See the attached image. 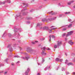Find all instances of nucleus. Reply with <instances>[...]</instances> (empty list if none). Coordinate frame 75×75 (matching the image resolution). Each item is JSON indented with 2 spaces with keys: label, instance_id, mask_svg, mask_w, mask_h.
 Wrapping results in <instances>:
<instances>
[{
  "label": "nucleus",
  "instance_id": "nucleus-8",
  "mask_svg": "<svg viewBox=\"0 0 75 75\" xmlns=\"http://www.w3.org/2000/svg\"><path fill=\"white\" fill-rule=\"evenodd\" d=\"M28 50H29V52H32V51H33V50L32 49H28Z\"/></svg>",
  "mask_w": 75,
  "mask_h": 75
},
{
  "label": "nucleus",
  "instance_id": "nucleus-9",
  "mask_svg": "<svg viewBox=\"0 0 75 75\" xmlns=\"http://www.w3.org/2000/svg\"><path fill=\"white\" fill-rule=\"evenodd\" d=\"M42 54H43V55H46V53H44V52L43 51L42 52Z\"/></svg>",
  "mask_w": 75,
  "mask_h": 75
},
{
  "label": "nucleus",
  "instance_id": "nucleus-22",
  "mask_svg": "<svg viewBox=\"0 0 75 75\" xmlns=\"http://www.w3.org/2000/svg\"><path fill=\"white\" fill-rule=\"evenodd\" d=\"M69 22H71V21H72V20H71V19H69Z\"/></svg>",
  "mask_w": 75,
  "mask_h": 75
},
{
  "label": "nucleus",
  "instance_id": "nucleus-11",
  "mask_svg": "<svg viewBox=\"0 0 75 75\" xmlns=\"http://www.w3.org/2000/svg\"><path fill=\"white\" fill-rule=\"evenodd\" d=\"M56 60L57 61H59V59L58 58H57L56 59Z\"/></svg>",
  "mask_w": 75,
  "mask_h": 75
},
{
  "label": "nucleus",
  "instance_id": "nucleus-39",
  "mask_svg": "<svg viewBox=\"0 0 75 75\" xmlns=\"http://www.w3.org/2000/svg\"><path fill=\"white\" fill-rule=\"evenodd\" d=\"M44 28H45V27H44L43 28V29H44Z\"/></svg>",
  "mask_w": 75,
  "mask_h": 75
},
{
  "label": "nucleus",
  "instance_id": "nucleus-2",
  "mask_svg": "<svg viewBox=\"0 0 75 75\" xmlns=\"http://www.w3.org/2000/svg\"><path fill=\"white\" fill-rule=\"evenodd\" d=\"M57 44V46H58V47H59V46L61 45V44H62V42H58Z\"/></svg>",
  "mask_w": 75,
  "mask_h": 75
},
{
  "label": "nucleus",
  "instance_id": "nucleus-32",
  "mask_svg": "<svg viewBox=\"0 0 75 75\" xmlns=\"http://www.w3.org/2000/svg\"><path fill=\"white\" fill-rule=\"evenodd\" d=\"M73 75H75V72L73 73Z\"/></svg>",
  "mask_w": 75,
  "mask_h": 75
},
{
  "label": "nucleus",
  "instance_id": "nucleus-41",
  "mask_svg": "<svg viewBox=\"0 0 75 75\" xmlns=\"http://www.w3.org/2000/svg\"><path fill=\"white\" fill-rule=\"evenodd\" d=\"M23 15L24 16V15H25V14H24V13H23Z\"/></svg>",
  "mask_w": 75,
  "mask_h": 75
},
{
  "label": "nucleus",
  "instance_id": "nucleus-16",
  "mask_svg": "<svg viewBox=\"0 0 75 75\" xmlns=\"http://www.w3.org/2000/svg\"><path fill=\"white\" fill-rule=\"evenodd\" d=\"M67 30V28H64L63 29V31H65Z\"/></svg>",
  "mask_w": 75,
  "mask_h": 75
},
{
  "label": "nucleus",
  "instance_id": "nucleus-6",
  "mask_svg": "<svg viewBox=\"0 0 75 75\" xmlns=\"http://www.w3.org/2000/svg\"><path fill=\"white\" fill-rule=\"evenodd\" d=\"M57 47H58V45H54V48H57Z\"/></svg>",
  "mask_w": 75,
  "mask_h": 75
},
{
  "label": "nucleus",
  "instance_id": "nucleus-26",
  "mask_svg": "<svg viewBox=\"0 0 75 75\" xmlns=\"http://www.w3.org/2000/svg\"><path fill=\"white\" fill-rule=\"evenodd\" d=\"M45 47H44L43 48V50H45Z\"/></svg>",
  "mask_w": 75,
  "mask_h": 75
},
{
  "label": "nucleus",
  "instance_id": "nucleus-20",
  "mask_svg": "<svg viewBox=\"0 0 75 75\" xmlns=\"http://www.w3.org/2000/svg\"><path fill=\"white\" fill-rule=\"evenodd\" d=\"M46 50H48L49 51L51 50V49H50V48H48L47 49H46Z\"/></svg>",
  "mask_w": 75,
  "mask_h": 75
},
{
  "label": "nucleus",
  "instance_id": "nucleus-34",
  "mask_svg": "<svg viewBox=\"0 0 75 75\" xmlns=\"http://www.w3.org/2000/svg\"><path fill=\"white\" fill-rule=\"evenodd\" d=\"M14 65V64H13V63L12 64V65Z\"/></svg>",
  "mask_w": 75,
  "mask_h": 75
},
{
  "label": "nucleus",
  "instance_id": "nucleus-35",
  "mask_svg": "<svg viewBox=\"0 0 75 75\" xmlns=\"http://www.w3.org/2000/svg\"><path fill=\"white\" fill-rule=\"evenodd\" d=\"M73 7H74V8H75V6H73Z\"/></svg>",
  "mask_w": 75,
  "mask_h": 75
},
{
  "label": "nucleus",
  "instance_id": "nucleus-1",
  "mask_svg": "<svg viewBox=\"0 0 75 75\" xmlns=\"http://www.w3.org/2000/svg\"><path fill=\"white\" fill-rule=\"evenodd\" d=\"M73 32H74L73 31H71L68 32V34L66 35V37H68V36H69V35H72V34Z\"/></svg>",
  "mask_w": 75,
  "mask_h": 75
},
{
  "label": "nucleus",
  "instance_id": "nucleus-50",
  "mask_svg": "<svg viewBox=\"0 0 75 75\" xmlns=\"http://www.w3.org/2000/svg\"><path fill=\"white\" fill-rule=\"evenodd\" d=\"M48 20H49V19H48Z\"/></svg>",
  "mask_w": 75,
  "mask_h": 75
},
{
  "label": "nucleus",
  "instance_id": "nucleus-31",
  "mask_svg": "<svg viewBox=\"0 0 75 75\" xmlns=\"http://www.w3.org/2000/svg\"><path fill=\"white\" fill-rule=\"evenodd\" d=\"M69 13H70L68 12L65 13V14H69Z\"/></svg>",
  "mask_w": 75,
  "mask_h": 75
},
{
  "label": "nucleus",
  "instance_id": "nucleus-37",
  "mask_svg": "<svg viewBox=\"0 0 75 75\" xmlns=\"http://www.w3.org/2000/svg\"><path fill=\"white\" fill-rule=\"evenodd\" d=\"M11 2L10 1H9V2H8V3H10Z\"/></svg>",
  "mask_w": 75,
  "mask_h": 75
},
{
  "label": "nucleus",
  "instance_id": "nucleus-24",
  "mask_svg": "<svg viewBox=\"0 0 75 75\" xmlns=\"http://www.w3.org/2000/svg\"><path fill=\"white\" fill-rule=\"evenodd\" d=\"M25 74L26 75H28V73L26 71L25 73Z\"/></svg>",
  "mask_w": 75,
  "mask_h": 75
},
{
  "label": "nucleus",
  "instance_id": "nucleus-19",
  "mask_svg": "<svg viewBox=\"0 0 75 75\" xmlns=\"http://www.w3.org/2000/svg\"><path fill=\"white\" fill-rule=\"evenodd\" d=\"M74 1H75L73 0L71 1L70 2H71V3H74Z\"/></svg>",
  "mask_w": 75,
  "mask_h": 75
},
{
  "label": "nucleus",
  "instance_id": "nucleus-23",
  "mask_svg": "<svg viewBox=\"0 0 75 75\" xmlns=\"http://www.w3.org/2000/svg\"><path fill=\"white\" fill-rule=\"evenodd\" d=\"M15 57L16 58H16H18L19 57V56H15Z\"/></svg>",
  "mask_w": 75,
  "mask_h": 75
},
{
  "label": "nucleus",
  "instance_id": "nucleus-21",
  "mask_svg": "<svg viewBox=\"0 0 75 75\" xmlns=\"http://www.w3.org/2000/svg\"><path fill=\"white\" fill-rule=\"evenodd\" d=\"M63 61V59H59V61H60V62H62Z\"/></svg>",
  "mask_w": 75,
  "mask_h": 75
},
{
  "label": "nucleus",
  "instance_id": "nucleus-45",
  "mask_svg": "<svg viewBox=\"0 0 75 75\" xmlns=\"http://www.w3.org/2000/svg\"><path fill=\"white\" fill-rule=\"evenodd\" d=\"M23 4H24V3H23Z\"/></svg>",
  "mask_w": 75,
  "mask_h": 75
},
{
  "label": "nucleus",
  "instance_id": "nucleus-30",
  "mask_svg": "<svg viewBox=\"0 0 75 75\" xmlns=\"http://www.w3.org/2000/svg\"><path fill=\"white\" fill-rule=\"evenodd\" d=\"M66 62H65V63H67V62H68V60L66 59Z\"/></svg>",
  "mask_w": 75,
  "mask_h": 75
},
{
  "label": "nucleus",
  "instance_id": "nucleus-27",
  "mask_svg": "<svg viewBox=\"0 0 75 75\" xmlns=\"http://www.w3.org/2000/svg\"><path fill=\"white\" fill-rule=\"evenodd\" d=\"M28 71H30V69H28V71H27V72H28Z\"/></svg>",
  "mask_w": 75,
  "mask_h": 75
},
{
  "label": "nucleus",
  "instance_id": "nucleus-40",
  "mask_svg": "<svg viewBox=\"0 0 75 75\" xmlns=\"http://www.w3.org/2000/svg\"><path fill=\"white\" fill-rule=\"evenodd\" d=\"M5 74H7V72H5Z\"/></svg>",
  "mask_w": 75,
  "mask_h": 75
},
{
  "label": "nucleus",
  "instance_id": "nucleus-44",
  "mask_svg": "<svg viewBox=\"0 0 75 75\" xmlns=\"http://www.w3.org/2000/svg\"><path fill=\"white\" fill-rule=\"evenodd\" d=\"M74 62H75V60L74 61Z\"/></svg>",
  "mask_w": 75,
  "mask_h": 75
},
{
  "label": "nucleus",
  "instance_id": "nucleus-17",
  "mask_svg": "<svg viewBox=\"0 0 75 75\" xmlns=\"http://www.w3.org/2000/svg\"><path fill=\"white\" fill-rule=\"evenodd\" d=\"M71 26H72V24H71L68 26V28H69L71 27Z\"/></svg>",
  "mask_w": 75,
  "mask_h": 75
},
{
  "label": "nucleus",
  "instance_id": "nucleus-14",
  "mask_svg": "<svg viewBox=\"0 0 75 75\" xmlns=\"http://www.w3.org/2000/svg\"><path fill=\"white\" fill-rule=\"evenodd\" d=\"M66 35V33H63V35H62V36L64 37V36H65V35Z\"/></svg>",
  "mask_w": 75,
  "mask_h": 75
},
{
  "label": "nucleus",
  "instance_id": "nucleus-49",
  "mask_svg": "<svg viewBox=\"0 0 75 75\" xmlns=\"http://www.w3.org/2000/svg\"><path fill=\"white\" fill-rule=\"evenodd\" d=\"M43 61H44V60H43Z\"/></svg>",
  "mask_w": 75,
  "mask_h": 75
},
{
  "label": "nucleus",
  "instance_id": "nucleus-43",
  "mask_svg": "<svg viewBox=\"0 0 75 75\" xmlns=\"http://www.w3.org/2000/svg\"><path fill=\"white\" fill-rule=\"evenodd\" d=\"M54 27V26H52L51 27Z\"/></svg>",
  "mask_w": 75,
  "mask_h": 75
},
{
  "label": "nucleus",
  "instance_id": "nucleus-28",
  "mask_svg": "<svg viewBox=\"0 0 75 75\" xmlns=\"http://www.w3.org/2000/svg\"><path fill=\"white\" fill-rule=\"evenodd\" d=\"M37 25L38 26V25H40V23H38Z\"/></svg>",
  "mask_w": 75,
  "mask_h": 75
},
{
  "label": "nucleus",
  "instance_id": "nucleus-12",
  "mask_svg": "<svg viewBox=\"0 0 75 75\" xmlns=\"http://www.w3.org/2000/svg\"><path fill=\"white\" fill-rule=\"evenodd\" d=\"M55 18H56V17H54V18H52V20H55Z\"/></svg>",
  "mask_w": 75,
  "mask_h": 75
},
{
  "label": "nucleus",
  "instance_id": "nucleus-38",
  "mask_svg": "<svg viewBox=\"0 0 75 75\" xmlns=\"http://www.w3.org/2000/svg\"><path fill=\"white\" fill-rule=\"evenodd\" d=\"M38 75H40V73L38 74Z\"/></svg>",
  "mask_w": 75,
  "mask_h": 75
},
{
  "label": "nucleus",
  "instance_id": "nucleus-47",
  "mask_svg": "<svg viewBox=\"0 0 75 75\" xmlns=\"http://www.w3.org/2000/svg\"><path fill=\"white\" fill-rule=\"evenodd\" d=\"M3 3V4H4V3Z\"/></svg>",
  "mask_w": 75,
  "mask_h": 75
},
{
  "label": "nucleus",
  "instance_id": "nucleus-46",
  "mask_svg": "<svg viewBox=\"0 0 75 75\" xmlns=\"http://www.w3.org/2000/svg\"><path fill=\"white\" fill-rule=\"evenodd\" d=\"M5 34V33H4V34Z\"/></svg>",
  "mask_w": 75,
  "mask_h": 75
},
{
  "label": "nucleus",
  "instance_id": "nucleus-33",
  "mask_svg": "<svg viewBox=\"0 0 75 75\" xmlns=\"http://www.w3.org/2000/svg\"><path fill=\"white\" fill-rule=\"evenodd\" d=\"M65 41H67V38H65Z\"/></svg>",
  "mask_w": 75,
  "mask_h": 75
},
{
  "label": "nucleus",
  "instance_id": "nucleus-4",
  "mask_svg": "<svg viewBox=\"0 0 75 75\" xmlns=\"http://www.w3.org/2000/svg\"><path fill=\"white\" fill-rule=\"evenodd\" d=\"M57 28H52V30L49 29V33H51V32L52 31V30H55V29H56Z\"/></svg>",
  "mask_w": 75,
  "mask_h": 75
},
{
  "label": "nucleus",
  "instance_id": "nucleus-18",
  "mask_svg": "<svg viewBox=\"0 0 75 75\" xmlns=\"http://www.w3.org/2000/svg\"><path fill=\"white\" fill-rule=\"evenodd\" d=\"M49 37L50 38V39L49 40V41H51V35H50L49 36Z\"/></svg>",
  "mask_w": 75,
  "mask_h": 75
},
{
  "label": "nucleus",
  "instance_id": "nucleus-5",
  "mask_svg": "<svg viewBox=\"0 0 75 75\" xmlns=\"http://www.w3.org/2000/svg\"><path fill=\"white\" fill-rule=\"evenodd\" d=\"M52 13V11H51V12H49V13L50 14H52V15H55V14H57V13Z\"/></svg>",
  "mask_w": 75,
  "mask_h": 75
},
{
  "label": "nucleus",
  "instance_id": "nucleus-7",
  "mask_svg": "<svg viewBox=\"0 0 75 75\" xmlns=\"http://www.w3.org/2000/svg\"><path fill=\"white\" fill-rule=\"evenodd\" d=\"M68 65L69 66V65H73V63H69L68 64Z\"/></svg>",
  "mask_w": 75,
  "mask_h": 75
},
{
  "label": "nucleus",
  "instance_id": "nucleus-15",
  "mask_svg": "<svg viewBox=\"0 0 75 75\" xmlns=\"http://www.w3.org/2000/svg\"><path fill=\"white\" fill-rule=\"evenodd\" d=\"M46 20V19H42V22H44V21Z\"/></svg>",
  "mask_w": 75,
  "mask_h": 75
},
{
  "label": "nucleus",
  "instance_id": "nucleus-3",
  "mask_svg": "<svg viewBox=\"0 0 75 75\" xmlns=\"http://www.w3.org/2000/svg\"><path fill=\"white\" fill-rule=\"evenodd\" d=\"M69 44H70L71 45H72L74 44V42H72V41L70 40L69 42Z\"/></svg>",
  "mask_w": 75,
  "mask_h": 75
},
{
  "label": "nucleus",
  "instance_id": "nucleus-42",
  "mask_svg": "<svg viewBox=\"0 0 75 75\" xmlns=\"http://www.w3.org/2000/svg\"><path fill=\"white\" fill-rule=\"evenodd\" d=\"M65 55H67V54H66Z\"/></svg>",
  "mask_w": 75,
  "mask_h": 75
},
{
  "label": "nucleus",
  "instance_id": "nucleus-13",
  "mask_svg": "<svg viewBox=\"0 0 75 75\" xmlns=\"http://www.w3.org/2000/svg\"><path fill=\"white\" fill-rule=\"evenodd\" d=\"M38 42V41H35V42H32V44H35V42Z\"/></svg>",
  "mask_w": 75,
  "mask_h": 75
},
{
  "label": "nucleus",
  "instance_id": "nucleus-48",
  "mask_svg": "<svg viewBox=\"0 0 75 75\" xmlns=\"http://www.w3.org/2000/svg\"><path fill=\"white\" fill-rule=\"evenodd\" d=\"M72 23H73V22H72Z\"/></svg>",
  "mask_w": 75,
  "mask_h": 75
},
{
  "label": "nucleus",
  "instance_id": "nucleus-10",
  "mask_svg": "<svg viewBox=\"0 0 75 75\" xmlns=\"http://www.w3.org/2000/svg\"><path fill=\"white\" fill-rule=\"evenodd\" d=\"M71 2L67 3V4L68 5H71Z\"/></svg>",
  "mask_w": 75,
  "mask_h": 75
},
{
  "label": "nucleus",
  "instance_id": "nucleus-29",
  "mask_svg": "<svg viewBox=\"0 0 75 75\" xmlns=\"http://www.w3.org/2000/svg\"><path fill=\"white\" fill-rule=\"evenodd\" d=\"M55 36L54 35H52V38H54Z\"/></svg>",
  "mask_w": 75,
  "mask_h": 75
},
{
  "label": "nucleus",
  "instance_id": "nucleus-25",
  "mask_svg": "<svg viewBox=\"0 0 75 75\" xmlns=\"http://www.w3.org/2000/svg\"><path fill=\"white\" fill-rule=\"evenodd\" d=\"M26 58L27 59V60H28V59L29 58V57H26Z\"/></svg>",
  "mask_w": 75,
  "mask_h": 75
},
{
  "label": "nucleus",
  "instance_id": "nucleus-36",
  "mask_svg": "<svg viewBox=\"0 0 75 75\" xmlns=\"http://www.w3.org/2000/svg\"><path fill=\"white\" fill-rule=\"evenodd\" d=\"M29 19H32V18H29Z\"/></svg>",
  "mask_w": 75,
  "mask_h": 75
}]
</instances>
